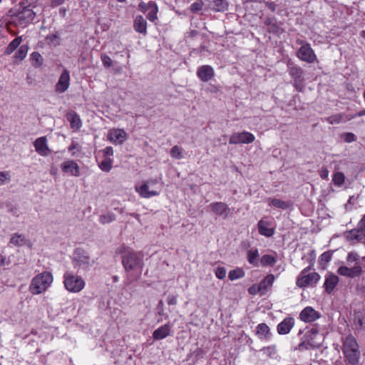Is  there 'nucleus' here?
<instances>
[{
	"instance_id": "obj_28",
	"label": "nucleus",
	"mask_w": 365,
	"mask_h": 365,
	"mask_svg": "<svg viewBox=\"0 0 365 365\" xmlns=\"http://www.w3.org/2000/svg\"><path fill=\"white\" fill-rule=\"evenodd\" d=\"M344 354L350 364H356L358 363L360 356L359 348L349 351H344Z\"/></svg>"
},
{
	"instance_id": "obj_63",
	"label": "nucleus",
	"mask_w": 365,
	"mask_h": 365,
	"mask_svg": "<svg viewBox=\"0 0 365 365\" xmlns=\"http://www.w3.org/2000/svg\"><path fill=\"white\" fill-rule=\"evenodd\" d=\"M148 4H145L144 2H141L140 4H139V9L143 11H148Z\"/></svg>"
},
{
	"instance_id": "obj_24",
	"label": "nucleus",
	"mask_w": 365,
	"mask_h": 365,
	"mask_svg": "<svg viewBox=\"0 0 365 365\" xmlns=\"http://www.w3.org/2000/svg\"><path fill=\"white\" fill-rule=\"evenodd\" d=\"M133 27L136 32L143 35L147 34V21L142 16L139 15L135 17Z\"/></svg>"
},
{
	"instance_id": "obj_30",
	"label": "nucleus",
	"mask_w": 365,
	"mask_h": 365,
	"mask_svg": "<svg viewBox=\"0 0 365 365\" xmlns=\"http://www.w3.org/2000/svg\"><path fill=\"white\" fill-rule=\"evenodd\" d=\"M148 13L147 14V19L150 21H154L158 19L157 14L158 11V7L155 1L148 2Z\"/></svg>"
},
{
	"instance_id": "obj_4",
	"label": "nucleus",
	"mask_w": 365,
	"mask_h": 365,
	"mask_svg": "<svg viewBox=\"0 0 365 365\" xmlns=\"http://www.w3.org/2000/svg\"><path fill=\"white\" fill-rule=\"evenodd\" d=\"M73 264L78 270H88L94 264V260L91 259L88 254L82 249H76L73 253Z\"/></svg>"
},
{
	"instance_id": "obj_45",
	"label": "nucleus",
	"mask_w": 365,
	"mask_h": 365,
	"mask_svg": "<svg viewBox=\"0 0 365 365\" xmlns=\"http://www.w3.org/2000/svg\"><path fill=\"white\" fill-rule=\"evenodd\" d=\"M274 280V277L272 274L267 275L264 279L261 282L259 285V289H261L262 287L266 288L267 286H270L272 284Z\"/></svg>"
},
{
	"instance_id": "obj_23",
	"label": "nucleus",
	"mask_w": 365,
	"mask_h": 365,
	"mask_svg": "<svg viewBox=\"0 0 365 365\" xmlns=\"http://www.w3.org/2000/svg\"><path fill=\"white\" fill-rule=\"evenodd\" d=\"M108 139L113 143H122L126 139V133L121 129H114L109 132Z\"/></svg>"
},
{
	"instance_id": "obj_55",
	"label": "nucleus",
	"mask_w": 365,
	"mask_h": 365,
	"mask_svg": "<svg viewBox=\"0 0 365 365\" xmlns=\"http://www.w3.org/2000/svg\"><path fill=\"white\" fill-rule=\"evenodd\" d=\"M276 19L274 16H266L264 20V24L267 26H270L274 21H276Z\"/></svg>"
},
{
	"instance_id": "obj_13",
	"label": "nucleus",
	"mask_w": 365,
	"mask_h": 365,
	"mask_svg": "<svg viewBox=\"0 0 365 365\" xmlns=\"http://www.w3.org/2000/svg\"><path fill=\"white\" fill-rule=\"evenodd\" d=\"M320 313L311 307H305L299 314V318L304 322H312L320 318Z\"/></svg>"
},
{
	"instance_id": "obj_61",
	"label": "nucleus",
	"mask_w": 365,
	"mask_h": 365,
	"mask_svg": "<svg viewBox=\"0 0 365 365\" xmlns=\"http://www.w3.org/2000/svg\"><path fill=\"white\" fill-rule=\"evenodd\" d=\"M31 58L32 60L36 61L38 63H40V61L41 60V56L37 52H34L31 54Z\"/></svg>"
},
{
	"instance_id": "obj_38",
	"label": "nucleus",
	"mask_w": 365,
	"mask_h": 365,
	"mask_svg": "<svg viewBox=\"0 0 365 365\" xmlns=\"http://www.w3.org/2000/svg\"><path fill=\"white\" fill-rule=\"evenodd\" d=\"M116 219V216L114 213L111 212H108L106 213L102 214L99 217V222L103 224H108L115 221Z\"/></svg>"
},
{
	"instance_id": "obj_22",
	"label": "nucleus",
	"mask_w": 365,
	"mask_h": 365,
	"mask_svg": "<svg viewBox=\"0 0 365 365\" xmlns=\"http://www.w3.org/2000/svg\"><path fill=\"white\" fill-rule=\"evenodd\" d=\"M171 331V325L170 324H165L157 329L153 333V337L155 340H161L170 335Z\"/></svg>"
},
{
	"instance_id": "obj_59",
	"label": "nucleus",
	"mask_w": 365,
	"mask_h": 365,
	"mask_svg": "<svg viewBox=\"0 0 365 365\" xmlns=\"http://www.w3.org/2000/svg\"><path fill=\"white\" fill-rule=\"evenodd\" d=\"M319 175L322 179H327L329 175V170L327 168H322L319 172Z\"/></svg>"
},
{
	"instance_id": "obj_5",
	"label": "nucleus",
	"mask_w": 365,
	"mask_h": 365,
	"mask_svg": "<svg viewBox=\"0 0 365 365\" xmlns=\"http://www.w3.org/2000/svg\"><path fill=\"white\" fill-rule=\"evenodd\" d=\"M310 267L304 269L297 278V285L299 287H305L307 286L314 285L320 279V276L317 272L307 273Z\"/></svg>"
},
{
	"instance_id": "obj_15",
	"label": "nucleus",
	"mask_w": 365,
	"mask_h": 365,
	"mask_svg": "<svg viewBox=\"0 0 365 365\" xmlns=\"http://www.w3.org/2000/svg\"><path fill=\"white\" fill-rule=\"evenodd\" d=\"M61 167L63 173H69L76 177L80 175L79 166L74 160H66L61 164Z\"/></svg>"
},
{
	"instance_id": "obj_10",
	"label": "nucleus",
	"mask_w": 365,
	"mask_h": 365,
	"mask_svg": "<svg viewBox=\"0 0 365 365\" xmlns=\"http://www.w3.org/2000/svg\"><path fill=\"white\" fill-rule=\"evenodd\" d=\"M307 342L312 349L319 348L324 341V336L317 329H312L307 335Z\"/></svg>"
},
{
	"instance_id": "obj_27",
	"label": "nucleus",
	"mask_w": 365,
	"mask_h": 365,
	"mask_svg": "<svg viewBox=\"0 0 365 365\" xmlns=\"http://www.w3.org/2000/svg\"><path fill=\"white\" fill-rule=\"evenodd\" d=\"M339 282V277L335 274H329L327 277L324 287L327 293L330 294Z\"/></svg>"
},
{
	"instance_id": "obj_44",
	"label": "nucleus",
	"mask_w": 365,
	"mask_h": 365,
	"mask_svg": "<svg viewBox=\"0 0 365 365\" xmlns=\"http://www.w3.org/2000/svg\"><path fill=\"white\" fill-rule=\"evenodd\" d=\"M346 262L349 266H351L352 263L356 264V262H359V255L354 252H349L347 255Z\"/></svg>"
},
{
	"instance_id": "obj_41",
	"label": "nucleus",
	"mask_w": 365,
	"mask_h": 365,
	"mask_svg": "<svg viewBox=\"0 0 365 365\" xmlns=\"http://www.w3.org/2000/svg\"><path fill=\"white\" fill-rule=\"evenodd\" d=\"M170 154L175 159L183 158L182 148L178 145H175L170 149Z\"/></svg>"
},
{
	"instance_id": "obj_35",
	"label": "nucleus",
	"mask_w": 365,
	"mask_h": 365,
	"mask_svg": "<svg viewBox=\"0 0 365 365\" xmlns=\"http://www.w3.org/2000/svg\"><path fill=\"white\" fill-rule=\"evenodd\" d=\"M28 50H29V47L27 45H21L18 51H16V53H15L14 55V59L16 62L18 61H22L23 59L25 58V57L27 55V53H28Z\"/></svg>"
},
{
	"instance_id": "obj_6",
	"label": "nucleus",
	"mask_w": 365,
	"mask_h": 365,
	"mask_svg": "<svg viewBox=\"0 0 365 365\" xmlns=\"http://www.w3.org/2000/svg\"><path fill=\"white\" fill-rule=\"evenodd\" d=\"M297 56L302 61L312 63L317 61V56L309 43H303L297 52Z\"/></svg>"
},
{
	"instance_id": "obj_25",
	"label": "nucleus",
	"mask_w": 365,
	"mask_h": 365,
	"mask_svg": "<svg viewBox=\"0 0 365 365\" xmlns=\"http://www.w3.org/2000/svg\"><path fill=\"white\" fill-rule=\"evenodd\" d=\"M9 243L18 247L31 246V242L23 235L19 233H15L11 236Z\"/></svg>"
},
{
	"instance_id": "obj_36",
	"label": "nucleus",
	"mask_w": 365,
	"mask_h": 365,
	"mask_svg": "<svg viewBox=\"0 0 365 365\" xmlns=\"http://www.w3.org/2000/svg\"><path fill=\"white\" fill-rule=\"evenodd\" d=\"M270 334L269 327L264 324H259L257 327V334L260 339H265Z\"/></svg>"
},
{
	"instance_id": "obj_39",
	"label": "nucleus",
	"mask_w": 365,
	"mask_h": 365,
	"mask_svg": "<svg viewBox=\"0 0 365 365\" xmlns=\"http://www.w3.org/2000/svg\"><path fill=\"white\" fill-rule=\"evenodd\" d=\"M212 6L216 11H222L227 10L228 4L225 0H215L212 2Z\"/></svg>"
},
{
	"instance_id": "obj_49",
	"label": "nucleus",
	"mask_w": 365,
	"mask_h": 365,
	"mask_svg": "<svg viewBox=\"0 0 365 365\" xmlns=\"http://www.w3.org/2000/svg\"><path fill=\"white\" fill-rule=\"evenodd\" d=\"M101 61H102L103 66L106 68H110L113 65V61H112L111 58L106 54L101 55Z\"/></svg>"
},
{
	"instance_id": "obj_50",
	"label": "nucleus",
	"mask_w": 365,
	"mask_h": 365,
	"mask_svg": "<svg viewBox=\"0 0 365 365\" xmlns=\"http://www.w3.org/2000/svg\"><path fill=\"white\" fill-rule=\"evenodd\" d=\"M215 275L220 279H224L226 276L225 268L222 267H217L215 270Z\"/></svg>"
},
{
	"instance_id": "obj_16",
	"label": "nucleus",
	"mask_w": 365,
	"mask_h": 365,
	"mask_svg": "<svg viewBox=\"0 0 365 365\" xmlns=\"http://www.w3.org/2000/svg\"><path fill=\"white\" fill-rule=\"evenodd\" d=\"M289 73L290 76L294 79L296 88H298V86L302 84L304 81L303 69L297 65L292 64L289 66Z\"/></svg>"
},
{
	"instance_id": "obj_3",
	"label": "nucleus",
	"mask_w": 365,
	"mask_h": 365,
	"mask_svg": "<svg viewBox=\"0 0 365 365\" xmlns=\"http://www.w3.org/2000/svg\"><path fill=\"white\" fill-rule=\"evenodd\" d=\"M63 284L66 290L73 293L81 292L85 287L83 279L71 271H66L63 274Z\"/></svg>"
},
{
	"instance_id": "obj_64",
	"label": "nucleus",
	"mask_w": 365,
	"mask_h": 365,
	"mask_svg": "<svg viewBox=\"0 0 365 365\" xmlns=\"http://www.w3.org/2000/svg\"><path fill=\"white\" fill-rule=\"evenodd\" d=\"M66 11H67V10H66V9L65 7H61L59 9V14H60V16H62V17H65L66 15Z\"/></svg>"
},
{
	"instance_id": "obj_47",
	"label": "nucleus",
	"mask_w": 365,
	"mask_h": 365,
	"mask_svg": "<svg viewBox=\"0 0 365 365\" xmlns=\"http://www.w3.org/2000/svg\"><path fill=\"white\" fill-rule=\"evenodd\" d=\"M269 33L278 34L283 32V29L280 27L279 23L276 21L268 29Z\"/></svg>"
},
{
	"instance_id": "obj_11",
	"label": "nucleus",
	"mask_w": 365,
	"mask_h": 365,
	"mask_svg": "<svg viewBox=\"0 0 365 365\" xmlns=\"http://www.w3.org/2000/svg\"><path fill=\"white\" fill-rule=\"evenodd\" d=\"M345 237L347 241L351 243H365V232L361 228L356 227L345 233Z\"/></svg>"
},
{
	"instance_id": "obj_2",
	"label": "nucleus",
	"mask_w": 365,
	"mask_h": 365,
	"mask_svg": "<svg viewBox=\"0 0 365 365\" xmlns=\"http://www.w3.org/2000/svg\"><path fill=\"white\" fill-rule=\"evenodd\" d=\"M53 275L49 272H43L34 277L29 286L33 294H39L45 292L53 282Z\"/></svg>"
},
{
	"instance_id": "obj_32",
	"label": "nucleus",
	"mask_w": 365,
	"mask_h": 365,
	"mask_svg": "<svg viewBox=\"0 0 365 365\" xmlns=\"http://www.w3.org/2000/svg\"><path fill=\"white\" fill-rule=\"evenodd\" d=\"M350 119H351V118H347L344 114L339 113L328 117L327 121L330 124H337Z\"/></svg>"
},
{
	"instance_id": "obj_57",
	"label": "nucleus",
	"mask_w": 365,
	"mask_h": 365,
	"mask_svg": "<svg viewBox=\"0 0 365 365\" xmlns=\"http://www.w3.org/2000/svg\"><path fill=\"white\" fill-rule=\"evenodd\" d=\"M357 197H355V196L352 195L349 197L348 200V203L345 205V207L346 210H349L351 207L349 205H354L356 202Z\"/></svg>"
},
{
	"instance_id": "obj_26",
	"label": "nucleus",
	"mask_w": 365,
	"mask_h": 365,
	"mask_svg": "<svg viewBox=\"0 0 365 365\" xmlns=\"http://www.w3.org/2000/svg\"><path fill=\"white\" fill-rule=\"evenodd\" d=\"M258 230L259 234L266 237H271L274 235V230L269 227V223L267 221L261 220L258 222Z\"/></svg>"
},
{
	"instance_id": "obj_8",
	"label": "nucleus",
	"mask_w": 365,
	"mask_h": 365,
	"mask_svg": "<svg viewBox=\"0 0 365 365\" xmlns=\"http://www.w3.org/2000/svg\"><path fill=\"white\" fill-rule=\"evenodd\" d=\"M338 273L340 275L348 277L350 278H356L362 274V267L359 262H356L351 267L347 266H341L338 268Z\"/></svg>"
},
{
	"instance_id": "obj_21",
	"label": "nucleus",
	"mask_w": 365,
	"mask_h": 365,
	"mask_svg": "<svg viewBox=\"0 0 365 365\" xmlns=\"http://www.w3.org/2000/svg\"><path fill=\"white\" fill-rule=\"evenodd\" d=\"M294 325L292 317H287L277 326V331L279 334H288Z\"/></svg>"
},
{
	"instance_id": "obj_29",
	"label": "nucleus",
	"mask_w": 365,
	"mask_h": 365,
	"mask_svg": "<svg viewBox=\"0 0 365 365\" xmlns=\"http://www.w3.org/2000/svg\"><path fill=\"white\" fill-rule=\"evenodd\" d=\"M359 346L355 338L351 335L347 336L343 345V351L358 349Z\"/></svg>"
},
{
	"instance_id": "obj_60",
	"label": "nucleus",
	"mask_w": 365,
	"mask_h": 365,
	"mask_svg": "<svg viewBox=\"0 0 365 365\" xmlns=\"http://www.w3.org/2000/svg\"><path fill=\"white\" fill-rule=\"evenodd\" d=\"M103 154L105 156H110L113 155V148L110 146H108L103 149Z\"/></svg>"
},
{
	"instance_id": "obj_43",
	"label": "nucleus",
	"mask_w": 365,
	"mask_h": 365,
	"mask_svg": "<svg viewBox=\"0 0 365 365\" xmlns=\"http://www.w3.org/2000/svg\"><path fill=\"white\" fill-rule=\"evenodd\" d=\"M113 160L110 158H105L99 165L100 168L104 172H109L112 168Z\"/></svg>"
},
{
	"instance_id": "obj_42",
	"label": "nucleus",
	"mask_w": 365,
	"mask_h": 365,
	"mask_svg": "<svg viewBox=\"0 0 365 365\" xmlns=\"http://www.w3.org/2000/svg\"><path fill=\"white\" fill-rule=\"evenodd\" d=\"M260 262L263 266H273L276 262V259L272 255H264L262 257Z\"/></svg>"
},
{
	"instance_id": "obj_54",
	"label": "nucleus",
	"mask_w": 365,
	"mask_h": 365,
	"mask_svg": "<svg viewBox=\"0 0 365 365\" xmlns=\"http://www.w3.org/2000/svg\"><path fill=\"white\" fill-rule=\"evenodd\" d=\"M264 4L267 8H268L271 11L274 12L276 11L277 4L272 1H263Z\"/></svg>"
},
{
	"instance_id": "obj_46",
	"label": "nucleus",
	"mask_w": 365,
	"mask_h": 365,
	"mask_svg": "<svg viewBox=\"0 0 365 365\" xmlns=\"http://www.w3.org/2000/svg\"><path fill=\"white\" fill-rule=\"evenodd\" d=\"M345 180V176L342 173H336L333 178L334 183L337 186H341Z\"/></svg>"
},
{
	"instance_id": "obj_33",
	"label": "nucleus",
	"mask_w": 365,
	"mask_h": 365,
	"mask_svg": "<svg viewBox=\"0 0 365 365\" xmlns=\"http://www.w3.org/2000/svg\"><path fill=\"white\" fill-rule=\"evenodd\" d=\"M22 41V36H18L14 38L6 48L5 53L10 55L20 45Z\"/></svg>"
},
{
	"instance_id": "obj_31",
	"label": "nucleus",
	"mask_w": 365,
	"mask_h": 365,
	"mask_svg": "<svg viewBox=\"0 0 365 365\" xmlns=\"http://www.w3.org/2000/svg\"><path fill=\"white\" fill-rule=\"evenodd\" d=\"M269 205L280 208L282 210H286L290 206V203L280 199L273 198L269 199Z\"/></svg>"
},
{
	"instance_id": "obj_20",
	"label": "nucleus",
	"mask_w": 365,
	"mask_h": 365,
	"mask_svg": "<svg viewBox=\"0 0 365 365\" xmlns=\"http://www.w3.org/2000/svg\"><path fill=\"white\" fill-rule=\"evenodd\" d=\"M135 190L139 195L145 198H149L159 195V192L155 190H150L148 182H144L140 186H136Z\"/></svg>"
},
{
	"instance_id": "obj_56",
	"label": "nucleus",
	"mask_w": 365,
	"mask_h": 365,
	"mask_svg": "<svg viewBox=\"0 0 365 365\" xmlns=\"http://www.w3.org/2000/svg\"><path fill=\"white\" fill-rule=\"evenodd\" d=\"M168 305H175L177 304V297L173 294H170L167 299Z\"/></svg>"
},
{
	"instance_id": "obj_17",
	"label": "nucleus",
	"mask_w": 365,
	"mask_h": 365,
	"mask_svg": "<svg viewBox=\"0 0 365 365\" xmlns=\"http://www.w3.org/2000/svg\"><path fill=\"white\" fill-rule=\"evenodd\" d=\"M66 119L70 123L71 128L73 131H78L82 126V121L78 114L74 110H69L66 113Z\"/></svg>"
},
{
	"instance_id": "obj_51",
	"label": "nucleus",
	"mask_w": 365,
	"mask_h": 365,
	"mask_svg": "<svg viewBox=\"0 0 365 365\" xmlns=\"http://www.w3.org/2000/svg\"><path fill=\"white\" fill-rule=\"evenodd\" d=\"M202 8V4L201 2H194L190 6V10L192 12H197Z\"/></svg>"
},
{
	"instance_id": "obj_58",
	"label": "nucleus",
	"mask_w": 365,
	"mask_h": 365,
	"mask_svg": "<svg viewBox=\"0 0 365 365\" xmlns=\"http://www.w3.org/2000/svg\"><path fill=\"white\" fill-rule=\"evenodd\" d=\"M65 0H50V6L51 7L58 6L64 3Z\"/></svg>"
},
{
	"instance_id": "obj_52",
	"label": "nucleus",
	"mask_w": 365,
	"mask_h": 365,
	"mask_svg": "<svg viewBox=\"0 0 365 365\" xmlns=\"http://www.w3.org/2000/svg\"><path fill=\"white\" fill-rule=\"evenodd\" d=\"M331 256H332L331 252H325L321 255L320 258L322 262L327 263L331 260Z\"/></svg>"
},
{
	"instance_id": "obj_1",
	"label": "nucleus",
	"mask_w": 365,
	"mask_h": 365,
	"mask_svg": "<svg viewBox=\"0 0 365 365\" xmlns=\"http://www.w3.org/2000/svg\"><path fill=\"white\" fill-rule=\"evenodd\" d=\"M122 263L126 272H133L135 274L131 275L128 284L139 278L142 272L143 259L135 252H128L123 256Z\"/></svg>"
},
{
	"instance_id": "obj_18",
	"label": "nucleus",
	"mask_w": 365,
	"mask_h": 365,
	"mask_svg": "<svg viewBox=\"0 0 365 365\" xmlns=\"http://www.w3.org/2000/svg\"><path fill=\"white\" fill-rule=\"evenodd\" d=\"M36 151L41 156H47L50 153V150L47 145L46 137H40L34 142Z\"/></svg>"
},
{
	"instance_id": "obj_14",
	"label": "nucleus",
	"mask_w": 365,
	"mask_h": 365,
	"mask_svg": "<svg viewBox=\"0 0 365 365\" xmlns=\"http://www.w3.org/2000/svg\"><path fill=\"white\" fill-rule=\"evenodd\" d=\"M209 207L211 208L213 213L222 217L223 219H226L230 211L229 207L222 202L211 203Z\"/></svg>"
},
{
	"instance_id": "obj_48",
	"label": "nucleus",
	"mask_w": 365,
	"mask_h": 365,
	"mask_svg": "<svg viewBox=\"0 0 365 365\" xmlns=\"http://www.w3.org/2000/svg\"><path fill=\"white\" fill-rule=\"evenodd\" d=\"M11 180V175L8 171L0 172V186L5 185Z\"/></svg>"
},
{
	"instance_id": "obj_37",
	"label": "nucleus",
	"mask_w": 365,
	"mask_h": 365,
	"mask_svg": "<svg viewBox=\"0 0 365 365\" xmlns=\"http://www.w3.org/2000/svg\"><path fill=\"white\" fill-rule=\"evenodd\" d=\"M259 257L258 250L257 249H251L247 251V258L250 264L257 266V258Z\"/></svg>"
},
{
	"instance_id": "obj_19",
	"label": "nucleus",
	"mask_w": 365,
	"mask_h": 365,
	"mask_svg": "<svg viewBox=\"0 0 365 365\" xmlns=\"http://www.w3.org/2000/svg\"><path fill=\"white\" fill-rule=\"evenodd\" d=\"M197 75L202 81L207 82L214 76V70L210 66H202L197 69Z\"/></svg>"
},
{
	"instance_id": "obj_62",
	"label": "nucleus",
	"mask_w": 365,
	"mask_h": 365,
	"mask_svg": "<svg viewBox=\"0 0 365 365\" xmlns=\"http://www.w3.org/2000/svg\"><path fill=\"white\" fill-rule=\"evenodd\" d=\"M357 227L361 228V230L365 232V215L363 216V217L359 221Z\"/></svg>"
},
{
	"instance_id": "obj_40",
	"label": "nucleus",
	"mask_w": 365,
	"mask_h": 365,
	"mask_svg": "<svg viewBox=\"0 0 365 365\" xmlns=\"http://www.w3.org/2000/svg\"><path fill=\"white\" fill-rule=\"evenodd\" d=\"M245 272L242 269L237 268L232 269L229 272L228 277L230 280L233 281L243 277Z\"/></svg>"
},
{
	"instance_id": "obj_12",
	"label": "nucleus",
	"mask_w": 365,
	"mask_h": 365,
	"mask_svg": "<svg viewBox=\"0 0 365 365\" xmlns=\"http://www.w3.org/2000/svg\"><path fill=\"white\" fill-rule=\"evenodd\" d=\"M70 86V73L67 69H64L56 84V91L63 93L66 91Z\"/></svg>"
},
{
	"instance_id": "obj_7",
	"label": "nucleus",
	"mask_w": 365,
	"mask_h": 365,
	"mask_svg": "<svg viewBox=\"0 0 365 365\" xmlns=\"http://www.w3.org/2000/svg\"><path fill=\"white\" fill-rule=\"evenodd\" d=\"M255 137L253 134L247 131L241 133H234L230 138V144H249L255 141Z\"/></svg>"
},
{
	"instance_id": "obj_9",
	"label": "nucleus",
	"mask_w": 365,
	"mask_h": 365,
	"mask_svg": "<svg viewBox=\"0 0 365 365\" xmlns=\"http://www.w3.org/2000/svg\"><path fill=\"white\" fill-rule=\"evenodd\" d=\"M35 16L36 14L32 9L24 7L16 14V20L19 25L25 27L34 20Z\"/></svg>"
},
{
	"instance_id": "obj_34",
	"label": "nucleus",
	"mask_w": 365,
	"mask_h": 365,
	"mask_svg": "<svg viewBox=\"0 0 365 365\" xmlns=\"http://www.w3.org/2000/svg\"><path fill=\"white\" fill-rule=\"evenodd\" d=\"M354 322L357 329H365V315L361 312L354 314Z\"/></svg>"
},
{
	"instance_id": "obj_53",
	"label": "nucleus",
	"mask_w": 365,
	"mask_h": 365,
	"mask_svg": "<svg viewBox=\"0 0 365 365\" xmlns=\"http://www.w3.org/2000/svg\"><path fill=\"white\" fill-rule=\"evenodd\" d=\"M79 148H80V147H79L78 143H77L76 142L73 141L72 143L71 144V145L68 147V151L71 152V155L73 156H75L76 155V153L73 150H79Z\"/></svg>"
}]
</instances>
